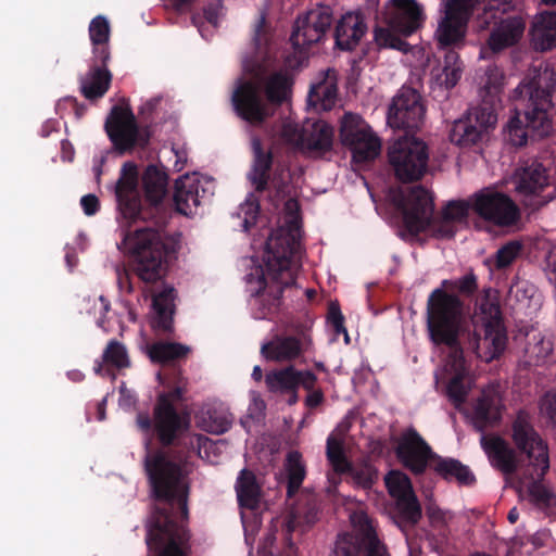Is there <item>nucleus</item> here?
<instances>
[{
	"label": "nucleus",
	"mask_w": 556,
	"mask_h": 556,
	"mask_svg": "<svg viewBox=\"0 0 556 556\" xmlns=\"http://www.w3.org/2000/svg\"><path fill=\"white\" fill-rule=\"evenodd\" d=\"M328 321L333 328L336 334H344V340L349 343L350 338L348 330L344 326V316L341 313V309L338 304H330L328 309Z\"/></svg>",
	"instance_id": "3c124183"
},
{
	"label": "nucleus",
	"mask_w": 556,
	"mask_h": 556,
	"mask_svg": "<svg viewBox=\"0 0 556 556\" xmlns=\"http://www.w3.org/2000/svg\"><path fill=\"white\" fill-rule=\"evenodd\" d=\"M367 31L363 14L349 12L341 16L334 28V43L339 50L353 51Z\"/></svg>",
	"instance_id": "c85d7f7f"
},
{
	"label": "nucleus",
	"mask_w": 556,
	"mask_h": 556,
	"mask_svg": "<svg viewBox=\"0 0 556 556\" xmlns=\"http://www.w3.org/2000/svg\"><path fill=\"white\" fill-rule=\"evenodd\" d=\"M301 137V146L309 151L320 153L332 149L333 128L324 121H317L304 126V135Z\"/></svg>",
	"instance_id": "72a5a7b5"
},
{
	"label": "nucleus",
	"mask_w": 556,
	"mask_h": 556,
	"mask_svg": "<svg viewBox=\"0 0 556 556\" xmlns=\"http://www.w3.org/2000/svg\"><path fill=\"white\" fill-rule=\"evenodd\" d=\"M319 508L314 496H308L304 503H299L288 515L283 526V539L286 544V554L291 556L295 553V545L292 541V534L295 531L304 533L318 520Z\"/></svg>",
	"instance_id": "393cba45"
},
{
	"label": "nucleus",
	"mask_w": 556,
	"mask_h": 556,
	"mask_svg": "<svg viewBox=\"0 0 556 556\" xmlns=\"http://www.w3.org/2000/svg\"><path fill=\"white\" fill-rule=\"evenodd\" d=\"M395 509L400 522L405 526H416L422 516L421 506L415 493L396 500Z\"/></svg>",
	"instance_id": "37998d69"
},
{
	"label": "nucleus",
	"mask_w": 556,
	"mask_h": 556,
	"mask_svg": "<svg viewBox=\"0 0 556 556\" xmlns=\"http://www.w3.org/2000/svg\"><path fill=\"white\" fill-rule=\"evenodd\" d=\"M479 0H448L445 11L468 21Z\"/></svg>",
	"instance_id": "8fccbe9b"
},
{
	"label": "nucleus",
	"mask_w": 556,
	"mask_h": 556,
	"mask_svg": "<svg viewBox=\"0 0 556 556\" xmlns=\"http://www.w3.org/2000/svg\"><path fill=\"white\" fill-rule=\"evenodd\" d=\"M104 130L114 148L123 155L136 148H146L150 141L149 127H140L126 100L112 106L105 118Z\"/></svg>",
	"instance_id": "9b49d317"
},
{
	"label": "nucleus",
	"mask_w": 556,
	"mask_h": 556,
	"mask_svg": "<svg viewBox=\"0 0 556 556\" xmlns=\"http://www.w3.org/2000/svg\"><path fill=\"white\" fill-rule=\"evenodd\" d=\"M146 457L144 469L156 502L147 525L148 556H191L188 520L190 483L182 460Z\"/></svg>",
	"instance_id": "f03ea898"
},
{
	"label": "nucleus",
	"mask_w": 556,
	"mask_h": 556,
	"mask_svg": "<svg viewBox=\"0 0 556 556\" xmlns=\"http://www.w3.org/2000/svg\"><path fill=\"white\" fill-rule=\"evenodd\" d=\"M243 211H244V214H245V218H244V222H243V225L245 227V229L249 228V225L251 223H254L258 212H260V202L258 200L254 197L253 193H250L247 201H245V204L243 206Z\"/></svg>",
	"instance_id": "6e6d98bb"
},
{
	"label": "nucleus",
	"mask_w": 556,
	"mask_h": 556,
	"mask_svg": "<svg viewBox=\"0 0 556 556\" xmlns=\"http://www.w3.org/2000/svg\"><path fill=\"white\" fill-rule=\"evenodd\" d=\"M432 469L442 479L454 480L460 485H471L476 482V477L470 468L456 458L438 455Z\"/></svg>",
	"instance_id": "c9c22d12"
},
{
	"label": "nucleus",
	"mask_w": 556,
	"mask_h": 556,
	"mask_svg": "<svg viewBox=\"0 0 556 556\" xmlns=\"http://www.w3.org/2000/svg\"><path fill=\"white\" fill-rule=\"evenodd\" d=\"M253 160L251 168L247 175L248 180L258 193L266 191L271 187L277 197H285L289 185L288 169L283 166H276L273 175L270 170L274 165V155L270 150L263 148L258 138L252 140Z\"/></svg>",
	"instance_id": "dca6fc26"
},
{
	"label": "nucleus",
	"mask_w": 556,
	"mask_h": 556,
	"mask_svg": "<svg viewBox=\"0 0 556 556\" xmlns=\"http://www.w3.org/2000/svg\"><path fill=\"white\" fill-rule=\"evenodd\" d=\"M299 240L288 230L278 228L266 240L264 266L247 276L254 299L253 315L256 319H270L281 305L283 290L295 283V257Z\"/></svg>",
	"instance_id": "20e7f679"
},
{
	"label": "nucleus",
	"mask_w": 556,
	"mask_h": 556,
	"mask_svg": "<svg viewBox=\"0 0 556 556\" xmlns=\"http://www.w3.org/2000/svg\"><path fill=\"white\" fill-rule=\"evenodd\" d=\"M522 249V244L519 241L513 240L502 245L495 257V266L498 269L509 266L515 258L518 256Z\"/></svg>",
	"instance_id": "de8ad7c7"
},
{
	"label": "nucleus",
	"mask_w": 556,
	"mask_h": 556,
	"mask_svg": "<svg viewBox=\"0 0 556 556\" xmlns=\"http://www.w3.org/2000/svg\"><path fill=\"white\" fill-rule=\"evenodd\" d=\"M200 181L188 175L180 177L175 182L173 201L177 213L191 216L201 204L199 194Z\"/></svg>",
	"instance_id": "7c9ffc66"
},
{
	"label": "nucleus",
	"mask_w": 556,
	"mask_h": 556,
	"mask_svg": "<svg viewBox=\"0 0 556 556\" xmlns=\"http://www.w3.org/2000/svg\"><path fill=\"white\" fill-rule=\"evenodd\" d=\"M313 348L311 329L295 325L290 332L276 334L261 346V354L266 361L291 363L309 352Z\"/></svg>",
	"instance_id": "f3484780"
},
{
	"label": "nucleus",
	"mask_w": 556,
	"mask_h": 556,
	"mask_svg": "<svg viewBox=\"0 0 556 556\" xmlns=\"http://www.w3.org/2000/svg\"><path fill=\"white\" fill-rule=\"evenodd\" d=\"M427 513L432 520H443L444 518L443 511L438 507H428Z\"/></svg>",
	"instance_id": "338daca9"
},
{
	"label": "nucleus",
	"mask_w": 556,
	"mask_h": 556,
	"mask_svg": "<svg viewBox=\"0 0 556 556\" xmlns=\"http://www.w3.org/2000/svg\"><path fill=\"white\" fill-rule=\"evenodd\" d=\"M230 102L235 114L251 126H263L274 116L264 96L263 85L255 79L240 77L236 80Z\"/></svg>",
	"instance_id": "4468645a"
},
{
	"label": "nucleus",
	"mask_w": 556,
	"mask_h": 556,
	"mask_svg": "<svg viewBox=\"0 0 556 556\" xmlns=\"http://www.w3.org/2000/svg\"><path fill=\"white\" fill-rule=\"evenodd\" d=\"M339 132L342 144L352 151L354 163H367L379 155L381 142L358 114L345 113Z\"/></svg>",
	"instance_id": "2eb2a0df"
},
{
	"label": "nucleus",
	"mask_w": 556,
	"mask_h": 556,
	"mask_svg": "<svg viewBox=\"0 0 556 556\" xmlns=\"http://www.w3.org/2000/svg\"><path fill=\"white\" fill-rule=\"evenodd\" d=\"M501 397L495 391L483 390L473 405L472 425L479 432L496 427L502 420Z\"/></svg>",
	"instance_id": "c756f323"
},
{
	"label": "nucleus",
	"mask_w": 556,
	"mask_h": 556,
	"mask_svg": "<svg viewBox=\"0 0 556 556\" xmlns=\"http://www.w3.org/2000/svg\"><path fill=\"white\" fill-rule=\"evenodd\" d=\"M362 547L357 542L348 539H341L336 542L330 556H361Z\"/></svg>",
	"instance_id": "603ef678"
},
{
	"label": "nucleus",
	"mask_w": 556,
	"mask_h": 556,
	"mask_svg": "<svg viewBox=\"0 0 556 556\" xmlns=\"http://www.w3.org/2000/svg\"><path fill=\"white\" fill-rule=\"evenodd\" d=\"M80 205L86 215L92 216L100 210V201L94 194H86L80 199Z\"/></svg>",
	"instance_id": "4d7b16f0"
},
{
	"label": "nucleus",
	"mask_w": 556,
	"mask_h": 556,
	"mask_svg": "<svg viewBox=\"0 0 556 556\" xmlns=\"http://www.w3.org/2000/svg\"><path fill=\"white\" fill-rule=\"evenodd\" d=\"M103 364L119 370L130 367L126 346L115 339L110 340L103 351L102 362H97L94 366L97 375L102 374Z\"/></svg>",
	"instance_id": "79ce46f5"
},
{
	"label": "nucleus",
	"mask_w": 556,
	"mask_h": 556,
	"mask_svg": "<svg viewBox=\"0 0 556 556\" xmlns=\"http://www.w3.org/2000/svg\"><path fill=\"white\" fill-rule=\"evenodd\" d=\"M397 208L402 213L403 225L410 236L430 230L438 239H451L456 233L454 223L443 215L435 219L432 194L421 185L412 187L407 194L401 192L396 200Z\"/></svg>",
	"instance_id": "423d86ee"
},
{
	"label": "nucleus",
	"mask_w": 556,
	"mask_h": 556,
	"mask_svg": "<svg viewBox=\"0 0 556 556\" xmlns=\"http://www.w3.org/2000/svg\"><path fill=\"white\" fill-rule=\"evenodd\" d=\"M210 425L207 427V431L216 434L224 433L228 431L231 427L232 420L226 415H216L210 414Z\"/></svg>",
	"instance_id": "864d4df0"
},
{
	"label": "nucleus",
	"mask_w": 556,
	"mask_h": 556,
	"mask_svg": "<svg viewBox=\"0 0 556 556\" xmlns=\"http://www.w3.org/2000/svg\"><path fill=\"white\" fill-rule=\"evenodd\" d=\"M317 381H318V378L317 376L315 375V380L313 382V386L311 389H304L305 391H307V395L305 397V406L309 409H313V408H316L318 407L319 405L323 404L324 400H325V395H324V392L320 388H317Z\"/></svg>",
	"instance_id": "5fc2aeb1"
},
{
	"label": "nucleus",
	"mask_w": 556,
	"mask_h": 556,
	"mask_svg": "<svg viewBox=\"0 0 556 556\" xmlns=\"http://www.w3.org/2000/svg\"><path fill=\"white\" fill-rule=\"evenodd\" d=\"M332 22V9L325 4H318L300 15L290 36V42L294 51L302 54L306 48L319 42L329 30Z\"/></svg>",
	"instance_id": "a211bd4d"
},
{
	"label": "nucleus",
	"mask_w": 556,
	"mask_h": 556,
	"mask_svg": "<svg viewBox=\"0 0 556 556\" xmlns=\"http://www.w3.org/2000/svg\"><path fill=\"white\" fill-rule=\"evenodd\" d=\"M117 282H118V287L122 291H125L127 293H131L134 291L132 283H131L130 276H129L128 271H126V270L118 271Z\"/></svg>",
	"instance_id": "0e129e2a"
},
{
	"label": "nucleus",
	"mask_w": 556,
	"mask_h": 556,
	"mask_svg": "<svg viewBox=\"0 0 556 556\" xmlns=\"http://www.w3.org/2000/svg\"><path fill=\"white\" fill-rule=\"evenodd\" d=\"M365 556H389L386 547L379 541L372 540L369 542Z\"/></svg>",
	"instance_id": "69168bd1"
},
{
	"label": "nucleus",
	"mask_w": 556,
	"mask_h": 556,
	"mask_svg": "<svg viewBox=\"0 0 556 556\" xmlns=\"http://www.w3.org/2000/svg\"><path fill=\"white\" fill-rule=\"evenodd\" d=\"M287 473V497L292 498L300 490L305 477L306 467L299 451H290L285 463Z\"/></svg>",
	"instance_id": "a19ab883"
},
{
	"label": "nucleus",
	"mask_w": 556,
	"mask_h": 556,
	"mask_svg": "<svg viewBox=\"0 0 556 556\" xmlns=\"http://www.w3.org/2000/svg\"><path fill=\"white\" fill-rule=\"evenodd\" d=\"M497 68L489 67L488 80L484 85L489 99H483L481 104L468 110L466 116L456 121L450 131V139L460 147H470L482 140L490 128H494L497 122L494 98L502 88V77L492 78Z\"/></svg>",
	"instance_id": "0eeeda50"
},
{
	"label": "nucleus",
	"mask_w": 556,
	"mask_h": 556,
	"mask_svg": "<svg viewBox=\"0 0 556 556\" xmlns=\"http://www.w3.org/2000/svg\"><path fill=\"white\" fill-rule=\"evenodd\" d=\"M542 409L549 421L556 426V393H546L543 399Z\"/></svg>",
	"instance_id": "13d9d810"
},
{
	"label": "nucleus",
	"mask_w": 556,
	"mask_h": 556,
	"mask_svg": "<svg viewBox=\"0 0 556 556\" xmlns=\"http://www.w3.org/2000/svg\"><path fill=\"white\" fill-rule=\"evenodd\" d=\"M532 37L536 49L547 51L556 47V11H544L535 16Z\"/></svg>",
	"instance_id": "f704fd0d"
},
{
	"label": "nucleus",
	"mask_w": 556,
	"mask_h": 556,
	"mask_svg": "<svg viewBox=\"0 0 556 556\" xmlns=\"http://www.w3.org/2000/svg\"><path fill=\"white\" fill-rule=\"evenodd\" d=\"M478 290L473 271L456 279H444L433 289L426 304V329L435 346H454L458 338L478 358L490 363L500 358L508 343L507 329L496 296L491 290L479 299L477 320L471 318L470 299Z\"/></svg>",
	"instance_id": "f257e3e1"
},
{
	"label": "nucleus",
	"mask_w": 556,
	"mask_h": 556,
	"mask_svg": "<svg viewBox=\"0 0 556 556\" xmlns=\"http://www.w3.org/2000/svg\"><path fill=\"white\" fill-rule=\"evenodd\" d=\"M468 21L445 11V16L437 30L438 46L444 51V60L441 67L433 68L431 74L435 83L445 89L454 88L463 73V63L458 53L451 46L463 42L465 28Z\"/></svg>",
	"instance_id": "6e6552de"
},
{
	"label": "nucleus",
	"mask_w": 556,
	"mask_h": 556,
	"mask_svg": "<svg viewBox=\"0 0 556 556\" xmlns=\"http://www.w3.org/2000/svg\"><path fill=\"white\" fill-rule=\"evenodd\" d=\"M168 176L156 165L147 166L142 175V186L146 200L150 205L157 207L167 193Z\"/></svg>",
	"instance_id": "e433bc0d"
},
{
	"label": "nucleus",
	"mask_w": 556,
	"mask_h": 556,
	"mask_svg": "<svg viewBox=\"0 0 556 556\" xmlns=\"http://www.w3.org/2000/svg\"><path fill=\"white\" fill-rule=\"evenodd\" d=\"M304 135V126L300 128L296 124L286 123L282 127V136L292 142L301 144V137Z\"/></svg>",
	"instance_id": "bf43d9fd"
},
{
	"label": "nucleus",
	"mask_w": 556,
	"mask_h": 556,
	"mask_svg": "<svg viewBox=\"0 0 556 556\" xmlns=\"http://www.w3.org/2000/svg\"><path fill=\"white\" fill-rule=\"evenodd\" d=\"M291 84L286 73L278 72L269 76L265 86H263L265 99L268 101L274 115L277 109L289 100Z\"/></svg>",
	"instance_id": "58836bf2"
},
{
	"label": "nucleus",
	"mask_w": 556,
	"mask_h": 556,
	"mask_svg": "<svg viewBox=\"0 0 556 556\" xmlns=\"http://www.w3.org/2000/svg\"><path fill=\"white\" fill-rule=\"evenodd\" d=\"M472 211L482 219L496 226H510L519 218V208L507 194L482 189L471 195Z\"/></svg>",
	"instance_id": "6ab92c4d"
},
{
	"label": "nucleus",
	"mask_w": 556,
	"mask_h": 556,
	"mask_svg": "<svg viewBox=\"0 0 556 556\" xmlns=\"http://www.w3.org/2000/svg\"><path fill=\"white\" fill-rule=\"evenodd\" d=\"M220 7L219 2H210L203 8L204 18L214 26L218 23Z\"/></svg>",
	"instance_id": "680f3d73"
},
{
	"label": "nucleus",
	"mask_w": 556,
	"mask_h": 556,
	"mask_svg": "<svg viewBox=\"0 0 556 556\" xmlns=\"http://www.w3.org/2000/svg\"><path fill=\"white\" fill-rule=\"evenodd\" d=\"M315 380L312 370H300L293 365L274 369L265 375V384L270 393L287 395V403L294 405L299 402L298 390L311 389Z\"/></svg>",
	"instance_id": "5701e85b"
},
{
	"label": "nucleus",
	"mask_w": 556,
	"mask_h": 556,
	"mask_svg": "<svg viewBox=\"0 0 556 556\" xmlns=\"http://www.w3.org/2000/svg\"><path fill=\"white\" fill-rule=\"evenodd\" d=\"M345 473L350 475L354 482L363 489H370L378 480V470L367 460L355 465L350 463V469Z\"/></svg>",
	"instance_id": "49530a36"
},
{
	"label": "nucleus",
	"mask_w": 556,
	"mask_h": 556,
	"mask_svg": "<svg viewBox=\"0 0 556 556\" xmlns=\"http://www.w3.org/2000/svg\"><path fill=\"white\" fill-rule=\"evenodd\" d=\"M243 68L245 72L253 74L254 76H258L263 72V66L261 64L250 65L247 61L243 64Z\"/></svg>",
	"instance_id": "774afa93"
},
{
	"label": "nucleus",
	"mask_w": 556,
	"mask_h": 556,
	"mask_svg": "<svg viewBox=\"0 0 556 556\" xmlns=\"http://www.w3.org/2000/svg\"><path fill=\"white\" fill-rule=\"evenodd\" d=\"M526 29V20L520 13L507 14L500 17L491 30L488 46L493 52H500L516 45L522 37Z\"/></svg>",
	"instance_id": "bb28decb"
},
{
	"label": "nucleus",
	"mask_w": 556,
	"mask_h": 556,
	"mask_svg": "<svg viewBox=\"0 0 556 556\" xmlns=\"http://www.w3.org/2000/svg\"><path fill=\"white\" fill-rule=\"evenodd\" d=\"M117 207L129 222L144 219L142 201L138 189V168L134 162H126L115 186Z\"/></svg>",
	"instance_id": "4be33fe9"
},
{
	"label": "nucleus",
	"mask_w": 556,
	"mask_h": 556,
	"mask_svg": "<svg viewBox=\"0 0 556 556\" xmlns=\"http://www.w3.org/2000/svg\"><path fill=\"white\" fill-rule=\"evenodd\" d=\"M326 456L334 472L342 475L350 469L351 462L345 455L342 440L329 435L326 444Z\"/></svg>",
	"instance_id": "c03bdc74"
},
{
	"label": "nucleus",
	"mask_w": 556,
	"mask_h": 556,
	"mask_svg": "<svg viewBox=\"0 0 556 556\" xmlns=\"http://www.w3.org/2000/svg\"><path fill=\"white\" fill-rule=\"evenodd\" d=\"M515 190L523 197V204L539 210L555 198L556 189L545 193L552 186L546 167L538 159L520 161L514 175Z\"/></svg>",
	"instance_id": "f8f14e48"
},
{
	"label": "nucleus",
	"mask_w": 556,
	"mask_h": 556,
	"mask_svg": "<svg viewBox=\"0 0 556 556\" xmlns=\"http://www.w3.org/2000/svg\"><path fill=\"white\" fill-rule=\"evenodd\" d=\"M555 86L556 73L547 68L518 85L515 89V115L510 117L505 135L509 144L523 147L529 139L534 140L551 134L552 93Z\"/></svg>",
	"instance_id": "39448f33"
},
{
	"label": "nucleus",
	"mask_w": 556,
	"mask_h": 556,
	"mask_svg": "<svg viewBox=\"0 0 556 556\" xmlns=\"http://www.w3.org/2000/svg\"><path fill=\"white\" fill-rule=\"evenodd\" d=\"M235 490L240 507L249 510H257L260 508L263 490L262 484L252 470L248 468L240 470L236 480Z\"/></svg>",
	"instance_id": "2f4dec72"
},
{
	"label": "nucleus",
	"mask_w": 556,
	"mask_h": 556,
	"mask_svg": "<svg viewBox=\"0 0 556 556\" xmlns=\"http://www.w3.org/2000/svg\"><path fill=\"white\" fill-rule=\"evenodd\" d=\"M64 104H70L74 109L77 117H81L86 112V105L79 103L75 97H66L63 100L59 101L58 110H60L61 106Z\"/></svg>",
	"instance_id": "e2e57ef3"
},
{
	"label": "nucleus",
	"mask_w": 556,
	"mask_h": 556,
	"mask_svg": "<svg viewBox=\"0 0 556 556\" xmlns=\"http://www.w3.org/2000/svg\"><path fill=\"white\" fill-rule=\"evenodd\" d=\"M191 349L188 345L177 342L157 341L147 348L150 361L154 364L168 365L184 359Z\"/></svg>",
	"instance_id": "4c0bfd02"
},
{
	"label": "nucleus",
	"mask_w": 556,
	"mask_h": 556,
	"mask_svg": "<svg viewBox=\"0 0 556 556\" xmlns=\"http://www.w3.org/2000/svg\"><path fill=\"white\" fill-rule=\"evenodd\" d=\"M481 446L486 454L491 466L505 476H511L521 471L518 452L505 439L500 435L483 434L480 440Z\"/></svg>",
	"instance_id": "b1692460"
},
{
	"label": "nucleus",
	"mask_w": 556,
	"mask_h": 556,
	"mask_svg": "<svg viewBox=\"0 0 556 556\" xmlns=\"http://www.w3.org/2000/svg\"><path fill=\"white\" fill-rule=\"evenodd\" d=\"M388 161L396 180L403 184L420 180L427 172L429 148L415 136H402L388 147Z\"/></svg>",
	"instance_id": "9d476101"
},
{
	"label": "nucleus",
	"mask_w": 556,
	"mask_h": 556,
	"mask_svg": "<svg viewBox=\"0 0 556 556\" xmlns=\"http://www.w3.org/2000/svg\"><path fill=\"white\" fill-rule=\"evenodd\" d=\"M384 483L390 496L395 501L415 493L410 479L407 477V475L399 470H391L384 477Z\"/></svg>",
	"instance_id": "a18cd8bd"
},
{
	"label": "nucleus",
	"mask_w": 556,
	"mask_h": 556,
	"mask_svg": "<svg viewBox=\"0 0 556 556\" xmlns=\"http://www.w3.org/2000/svg\"><path fill=\"white\" fill-rule=\"evenodd\" d=\"M470 208L472 210L471 198L469 201H451L444 207L442 215L452 223L463 222L468 217Z\"/></svg>",
	"instance_id": "09e8293b"
},
{
	"label": "nucleus",
	"mask_w": 556,
	"mask_h": 556,
	"mask_svg": "<svg viewBox=\"0 0 556 556\" xmlns=\"http://www.w3.org/2000/svg\"><path fill=\"white\" fill-rule=\"evenodd\" d=\"M464 345L469 349L466 344V337L458 338L454 346H447L450 349L448 365L454 371V376L446 386V395L455 407H459L465 403L469 390L465 383L467 368L464 357Z\"/></svg>",
	"instance_id": "a878e982"
},
{
	"label": "nucleus",
	"mask_w": 556,
	"mask_h": 556,
	"mask_svg": "<svg viewBox=\"0 0 556 556\" xmlns=\"http://www.w3.org/2000/svg\"><path fill=\"white\" fill-rule=\"evenodd\" d=\"M510 440L521 456H526L525 466H534L536 476H542L549 469V457L547 443L535 430L530 415L519 410L510 426Z\"/></svg>",
	"instance_id": "ddd939ff"
},
{
	"label": "nucleus",
	"mask_w": 556,
	"mask_h": 556,
	"mask_svg": "<svg viewBox=\"0 0 556 556\" xmlns=\"http://www.w3.org/2000/svg\"><path fill=\"white\" fill-rule=\"evenodd\" d=\"M264 28H265V16L261 15L255 25L254 37H253V41H254L256 49H260L267 41Z\"/></svg>",
	"instance_id": "052dcab7"
},
{
	"label": "nucleus",
	"mask_w": 556,
	"mask_h": 556,
	"mask_svg": "<svg viewBox=\"0 0 556 556\" xmlns=\"http://www.w3.org/2000/svg\"><path fill=\"white\" fill-rule=\"evenodd\" d=\"M89 37L92 43V56L100 61H110V24L106 17L98 15L89 24Z\"/></svg>",
	"instance_id": "ea45409f"
},
{
	"label": "nucleus",
	"mask_w": 556,
	"mask_h": 556,
	"mask_svg": "<svg viewBox=\"0 0 556 556\" xmlns=\"http://www.w3.org/2000/svg\"><path fill=\"white\" fill-rule=\"evenodd\" d=\"M534 466H523L521 468V484L527 489L531 501L540 508H548L556 504V496L542 483V476H536Z\"/></svg>",
	"instance_id": "473e14b6"
},
{
	"label": "nucleus",
	"mask_w": 556,
	"mask_h": 556,
	"mask_svg": "<svg viewBox=\"0 0 556 556\" xmlns=\"http://www.w3.org/2000/svg\"><path fill=\"white\" fill-rule=\"evenodd\" d=\"M108 63L109 61H100L92 56L88 72L79 76V91L87 100H99L110 89L113 76Z\"/></svg>",
	"instance_id": "cd10ccee"
},
{
	"label": "nucleus",
	"mask_w": 556,
	"mask_h": 556,
	"mask_svg": "<svg viewBox=\"0 0 556 556\" xmlns=\"http://www.w3.org/2000/svg\"><path fill=\"white\" fill-rule=\"evenodd\" d=\"M123 244L130 255L131 271L138 279L147 286L161 283L162 288L159 291L151 289L152 307L155 313L152 327L162 333H172L176 290L173 286L164 283L163 279L170 260L177 253V240L146 227L127 233Z\"/></svg>",
	"instance_id": "7ed1b4c3"
},
{
	"label": "nucleus",
	"mask_w": 556,
	"mask_h": 556,
	"mask_svg": "<svg viewBox=\"0 0 556 556\" xmlns=\"http://www.w3.org/2000/svg\"><path fill=\"white\" fill-rule=\"evenodd\" d=\"M395 455L404 468L414 476H421L429 466L432 467L438 454L413 427L406 429L400 437Z\"/></svg>",
	"instance_id": "412c9836"
},
{
	"label": "nucleus",
	"mask_w": 556,
	"mask_h": 556,
	"mask_svg": "<svg viewBox=\"0 0 556 556\" xmlns=\"http://www.w3.org/2000/svg\"><path fill=\"white\" fill-rule=\"evenodd\" d=\"M388 24L390 28L376 27L374 39L381 48H391L406 52L408 43L393 31L409 36L422 24V8L416 0H390Z\"/></svg>",
	"instance_id": "1a4fd4ad"
},
{
	"label": "nucleus",
	"mask_w": 556,
	"mask_h": 556,
	"mask_svg": "<svg viewBox=\"0 0 556 556\" xmlns=\"http://www.w3.org/2000/svg\"><path fill=\"white\" fill-rule=\"evenodd\" d=\"M426 108L420 93L402 87L392 99L388 111V125L392 128L418 130L425 121Z\"/></svg>",
	"instance_id": "aec40b11"
}]
</instances>
